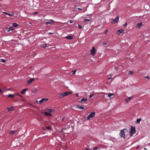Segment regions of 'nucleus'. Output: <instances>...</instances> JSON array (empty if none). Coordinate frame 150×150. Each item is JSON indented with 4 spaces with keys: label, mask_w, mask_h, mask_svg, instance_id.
Segmentation results:
<instances>
[{
    "label": "nucleus",
    "mask_w": 150,
    "mask_h": 150,
    "mask_svg": "<svg viewBox=\"0 0 150 150\" xmlns=\"http://www.w3.org/2000/svg\"><path fill=\"white\" fill-rule=\"evenodd\" d=\"M131 129H130L129 133L131 137L133 136V135L136 133L135 128L134 127L131 126Z\"/></svg>",
    "instance_id": "obj_1"
},
{
    "label": "nucleus",
    "mask_w": 150,
    "mask_h": 150,
    "mask_svg": "<svg viewBox=\"0 0 150 150\" xmlns=\"http://www.w3.org/2000/svg\"><path fill=\"white\" fill-rule=\"evenodd\" d=\"M127 131V130L125 128L121 130L120 132V136L124 138L125 136V133Z\"/></svg>",
    "instance_id": "obj_2"
},
{
    "label": "nucleus",
    "mask_w": 150,
    "mask_h": 150,
    "mask_svg": "<svg viewBox=\"0 0 150 150\" xmlns=\"http://www.w3.org/2000/svg\"><path fill=\"white\" fill-rule=\"evenodd\" d=\"M95 112H93L91 113L87 117V120H89L91 118H92L95 116Z\"/></svg>",
    "instance_id": "obj_3"
},
{
    "label": "nucleus",
    "mask_w": 150,
    "mask_h": 150,
    "mask_svg": "<svg viewBox=\"0 0 150 150\" xmlns=\"http://www.w3.org/2000/svg\"><path fill=\"white\" fill-rule=\"evenodd\" d=\"M48 100V98H42L39 101V103L40 104L43 103L44 102L47 101Z\"/></svg>",
    "instance_id": "obj_4"
},
{
    "label": "nucleus",
    "mask_w": 150,
    "mask_h": 150,
    "mask_svg": "<svg viewBox=\"0 0 150 150\" xmlns=\"http://www.w3.org/2000/svg\"><path fill=\"white\" fill-rule=\"evenodd\" d=\"M119 19V17L118 16H117L114 19V20H113V21L111 22V23H117Z\"/></svg>",
    "instance_id": "obj_5"
},
{
    "label": "nucleus",
    "mask_w": 150,
    "mask_h": 150,
    "mask_svg": "<svg viewBox=\"0 0 150 150\" xmlns=\"http://www.w3.org/2000/svg\"><path fill=\"white\" fill-rule=\"evenodd\" d=\"M96 50L95 48L93 47L92 50H91V54L93 55H94L95 53Z\"/></svg>",
    "instance_id": "obj_6"
},
{
    "label": "nucleus",
    "mask_w": 150,
    "mask_h": 150,
    "mask_svg": "<svg viewBox=\"0 0 150 150\" xmlns=\"http://www.w3.org/2000/svg\"><path fill=\"white\" fill-rule=\"evenodd\" d=\"M143 24L142 22L139 23H138L136 26V27L137 28H141V26H142Z\"/></svg>",
    "instance_id": "obj_7"
},
{
    "label": "nucleus",
    "mask_w": 150,
    "mask_h": 150,
    "mask_svg": "<svg viewBox=\"0 0 150 150\" xmlns=\"http://www.w3.org/2000/svg\"><path fill=\"white\" fill-rule=\"evenodd\" d=\"M63 94L64 95V96H67L69 95L72 93V91H69L68 92H65L63 93Z\"/></svg>",
    "instance_id": "obj_8"
},
{
    "label": "nucleus",
    "mask_w": 150,
    "mask_h": 150,
    "mask_svg": "<svg viewBox=\"0 0 150 150\" xmlns=\"http://www.w3.org/2000/svg\"><path fill=\"white\" fill-rule=\"evenodd\" d=\"M75 108L79 109V110H81V109L84 110L85 109V108L84 107L81 106H79L78 105H76V106L75 107Z\"/></svg>",
    "instance_id": "obj_9"
},
{
    "label": "nucleus",
    "mask_w": 150,
    "mask_h": 150,
    "mask_svg": "<svg viewBox=\"0 0 150 150\" xmlns=\"http://www.w3.org/2000/svg\"><path fill=\"white\" fill-rule=\"evenodd\" d=\"M34 80V78H31L28 81L27 83H28L30 84L32 83Z\"/></svg>",
    "instance_id": "obj_10"
},
{
    "label": "nucleus",
    "mask_w": 150,
    "mask_h": 150,
    "mask_svg": "<svg viewBox=\"0 0 150 150\" xmlns=\"http://www.w3.org/2000/svg\"><path fill=\"white\" fill-rule=\"evenodd\" d=\"M133 97L132 96H131L130 97H128L127 99H125V101L127 103H128V101L129 100L131 99H132L133 98Z\"/></svg>",
    "instance_id": "obj_11"
},
{
    "label": "nucleus",
    "mask_w": 150,
    "mask_h": 150,
    "mask_svg": "<svg viewBox=\"0 0 150 150\" xmlns=\"http://www.w3.org/2000/svg\"><path fill=\"white\" fill-rule=\"evenodd\" d=\"M124 31V30L123 29H121L119 30H118L117 32V33L118 34H120L121 33H122Z\"/></svg>",
    "instance_id": "obj_12"
},
{
    "label": "nucleus",
    "mask_w": 150,
    "mask_h": 150,
    "mask_svg": "<svg viewBox=\"0 0 150 150\" xmlns=\"http://www.w3.org/2000/svg\"><path fill=\"white\" fill-rule=\"evenodd\" d=\"M87 101V99L86 98H82L80 101V102L82 103L83 102H86Z\"/></svg>",
    "instance_id": "obj_13"
},
{
    "label": "nucleus",
    "mask_w": 150,
    "mask_h": 150,
    "mask_svg": "<svg viewBox=\"0 0 150 150\" xmlns=\"http://www.w3.org/2000/svg\"><path fill=\"white\" fill-rule=\"evenodd\" d=\"M15 96V94H8V97L11 98H13Z\"/></svg>",
    "instance_id": "obj_14"
},
{
    "label": "nucleus",
    "mask_w": 150,
    "mask_h": 150,
    "mask_svg": "<svg viewBox=\"0 0 150 150\" xmlns=\"http://www.w3.org/2000/svg\"><path fill=\"white\" fill-rule=\"evenodd\" d=\"M65 38L67 39L71 40L73 39V37L72 36L69 35L67 37H65Z\"/></svg>",
    "instance_id": "obj_15"
},
{
    "label": "nucleus",
    "mask_w": 150,
    "mask_h": 150,
    "mask_svg": "<svg viewBox=\"0 0 150 150\" xmlns=\"http://www.w3.org/2000/svg\"><path fill=\"white\" fill-rule=\"evenodd\" d=\"M28 89V88H24L21 91V93L22 94H23Z\"/></svg>",
    "instance_id": "obj_16"
},
{
    "label": "nucleus",
    "mask_w": 150,
    "mask_h": 150,
    "mask_svg": "<svg viewBox=\"0 0 150 150\" xmlns=\"http://www.w3.org/2000/svg\"><path fill=\"white\" fill-rule=\"evenodd\" d=\"M14 109L13 106H11L9 108H7V110L8 111H11Z\"/></svg>",
    "instance_id": "obj_17"
},
{
    "label": "nucleus",
    "mask_w": 150,
    "mask_h": 150,
    "mask_svg": "<svg viewBox=\"0 0 150 150\" xmlns=\"http://www.w3.org/2000/svg\"><path fill=\"white\" fill-rule=\"evenodd\" d=\"M114 95L115 94L114 93H110L109 94H108V96L109 98H111V96H114Z\"/></svg>",
    "instance_id": "obj_18"
},
{
    "label": "nucleus",
    "mask_w": 150,
    "mask_h": 150,
    "mask_svg": "<svg viewBox=\"0 0 150 150\" xmlns=\"http://www.w3.org/2000/svg\"><path fill=\"white\" fill-rule=\"evenodd\" d=\"M44 114L46 115L47 116H51L52 115V114L50 113L49 112H44Z\"/></svg>",
    "instance_id": "obj_19"
},
{
    "label": "nucleus",
    "mask_w": 150,
    "mask_h": 150,
    "mask_svg": "<svg viewBox=\"0 0 150 150\" xmlns=\"http://www.w3.org/2000/svg\"><path fill=\"white\" fill-rule=\"evenodd\" d=\"M12 26L14 27H16L18 26V25L16 23H14L13 24Z\"/></svg>",
    "instance_id": "obj_20"
},
{
    "label": "nucleus",
    "mask_w": 150,
    "mask_h": 150,
    "mask_svg": "<svg viewBox=\"0 0 150 150\" xmlns=\"http://www.w3.org/2000/svg\"><path fill=\"white\" fill-rule=\"evenodd\" d=\"M64 97V95L63 94V93H62L59 96V98H62Z\"/></svg>",
    "instance_id": "obj_21"
},
{
    "label": "nucleus",
    "mask_w": 150,
    "mask_h": 150,
    "mask_svg": "<svg viewBox=\"0 0 150 150\" xmlns=\"http://www.w3.org/2000/svg\"><path fill=\"white\" fill-rule=\"evenodd\" d=\"M141 120V118L137 119V120L136 123L137 124L139 123L140 121Z\"/></svg>",
    "instance_id": "obj_22"
},
{
    "label": "nucleus",
    "mask_w": 150,
    "mask_h": 150,
    "mask_svg": "<svg viewBox=\"0 0 150 150\" xmlns=\"http://www.w3.org/2000/svg\"><path fill=\"white\" fill-rule=\"evenodd\" d=\"M54 110L51 108L47 109V111H49L50 112H53L54 111Z\"/></svg>",
    "instance_id": "obj_23"
},
{
    "label": "nucleus",
    "mask_w": 150,
    "mask_h": 150,
    "mask_svg": "<svg viewBox=\"0 0 150 150\" xmlns=\"http://www.w3.org/2000/svg\"><path fill=\"white\" fill-rule=\"evenodd\" d=\"M45 128H46V129H45V128H43V129H48V130H50V129H51V127L50 126L46 127H45Z\"/></svg>",
    "instance_id": "obj_24"
},
{
    "label": "nucleus",
    "mask_w": 150,
    "mask_h": 150,
    "mask_svg": "<svg viewBox=\"0 0 150 150\" xmlns=\"http://www.w3.org/2000/svg\"><path fill=\"white\" fill-rule=\"evenodd\" d=\"M15 132V131H12L10 132L9 134H10L12 135L14 134Z\"/></svg>",
    "instance_id": "obj_25"
},
{
    "label": "nucleus",
    "mask_w": 150,
    "mask_h": 150,
    "mask_svg": "<svg viewBox=\"0 0 150 150\" xmlns=\"http://www.w3.org/2000/svg\"><path fill=\"white\" fill-rule=\"evenodd\" d=\"M0 61L3 63H5L6 62V60L5 59H0Z\"/></svg>",
    "instance_id": "obj_26"
},
{
    "label": "nucleus",
    "mask_w": 150,
    "mask_h": 150,
    "mask_svg": "<svg viewBox=\"0 0 150 150\" xmlns=\"http://www.w3.org/2000/svg\"><path fill=\"white\" fill-rule=\"evenodd\" d=\"M47 44H43L42 45H41V47L43 48H45L47 46Z\"/></svg>",
    "instance_id": "obj_27"
},
{
    "label": "nucleus",
    "mask_w": 150,
    "mask_h": 150,
    "mask_svg": "<svg viewBox=\"0 0 150 150\" xmlns=\"http://www.w3.org/2000/svg\"><path fill=\"white\" fill-rule=\"evenodd\" d=\"M5 31L6 32H9L10 31V30L8 28H6Z\"/></svg>",
    "instance_id": "obj_28"
},
{
    "label": "nucleus",
    "mask_w": 150,
    "mask_h": 150,
    "mask_svg": "<svg viewBox=\"0 0 150 150\" xmlns=\"http://www.w3.org/2000/svg\"><path fill=\"white\" fill-rule=\"evenodd\" d=\"M133 73V71H129L128 74L129 75H132Z\"/></svg>",
    "instance_id": "obj_29"
},
{
    "label": "nucleus",
    "mask_w": 150,
    "mask_h": 150,
    "mask_svg": "<svg viewBox=\"0 0 150 150\" xmlns=\"http://www.w3.org/2000/svg\"><path fill=\"white\" fill-rule=\"evenodd\" d=\"M37 91H38L37 89L33 90H32L31 92H32V93H34Z\"/></svg>",
    "instance_id": "obj_30"
},
{
    "label": "nucleus",
    "mask_w": 150,
    "mask_h": 150,
    "mask_svg": "<svg viewBox=\"0 0 150 150\" xmlns=\"http://www.w3.org/2000/svg\"><path fill=\"white\" fill-rule=\"evenodd\" d=\"M9 28L10 30H12V31H13V28L12 27H10V28Z\"/></svg>",
    "instance_id": "obj_31"
},
{
    "label": "nucleus",
    "mask_w": 150,
    "mask_h": 150,
    "mask_svg": "<svg viewBox=\"0 0 150 150\" xmlns=\"http://www.w3.org/2000/svg\"><path fill=\"white\" fill-rule=\"evenodd\" d=\"M76 70H74V71H71V73L72 74H75L76 72Z\"/></svg>",
    "instance_id": "obj_32"
},
{
    "label": "nucleus",
    "mask_w": 150,
    "mask_h": 150,
    "mask_svg": "<svg viewBox=\"0 0 150 150\" xmlns=\"http://www.w3.org/2000/svg\"><path fill=\"white\" fill-rule=\"evenodd\" d=\"M46 23L47 25H48V24H51V22L49 21L46 22Z\"/></svg>",
    "instance_id": "obj_33"
},
{
    "label": "nucleus",
    "mask_w": 150,
    "mask_h": 150,
    "mask_svg": "<svg viewBox=\"0 0 150 150\" xmlns=\"http://www.w3.org/2000/svg\"><path fill=\"white\" fill-rule=\"evenodd\" d=\"M85 21L86 22H88L90 21V20L88 19H85Z\"/></svg>",
    "instance_id": "obj_34"
},
{
    "label": "nucleus",
    "mask_w": 150,
    "mask_h": 150,
    "mask_svg": "<svg viewBox=\"0 0 150 150\" xmlns=\"http://www.w3.org/2000/svg\"><path fill=\"white\" fill-rule=\"evenodd\" d=\"M15 95H17L18 96H20V97H22V96L21 94H20L15 93Z\"/></svg>",
    "instance_id": "obj_35"
},
{
    "label": "nucleus",
    "mask_w": 150,
    "mask_h": 150,
    "mask_svg": "<svg viewBox=\"0 0 150 150\" xmlns=\"http://www.w3.org/2000/svg\"><path fill=\"white\" fill-rule=\"evenodd\" d=\"M98 148V147L96 146L93 148V150H96Z\"/></svg>",
    "instance_id": "obj_36"
},
{
    "label": "nucleus",
    "mask_w": 150,
    "mask_h": 150,
    "mask_svg": "<svg viewBox=\"0 0 150 150\" xmlns=\"http://www.w3.org/2000/svg\"><path fill=\"white\" fill-rule=\"evenodd\" d=\"M65 119V116H64L62 119L61 120L62 121H63Z\"/></svg>",
    "instance_id": "obj_37"
},
{
    "label": "nucleus",
    "mask_w": 150,
    "mask_h": 150,
    "mask_svg": "<svg viewBox=\"0 0 150 150\" xmlns=\"http://www.w3.org/2000/svg\"><path fill=\"white\" fill-rule=\"evenodd\" d=\"M78 27L80 28H82V26L81 25H78Z\"/></svg>",
    "instance_id": "obj_38"
},
{
    "label": "nucleus",
    "mask_w": 150,
    "mask_h": 150,
    "mask_svg": "<svg viewBox=\"0 0 150 150\" xmlns=\"http://www.w3.org/2000/svg\"><path fill=\"white\" fill-rule=\"evenodd\" d=\"M145 78H147L148 79H150V77L148 76H146L145 77Z\"/></svg>",
    "instance_id": "obj_39"
},
{
    "label": "nucleus",
    "mask_w": 150,
    "mask_h": 150,
    "mask_svg": "<svg viewBox=\"0 0 150 150\" xmlns=\"http://www.w3.org/2000/svg\"><path fill=\"white\" fill-rule=\"evenodd\" d=\"M108 30H106L104 32V34H106L108 32Z\"/></svg>",
    "instance_id": "obj_40"
},
{
    "label": "nucleus",
    "mask_w": 150,
    "mask_h": 150,
    "mask_svg": "<svg viewBox=\"0 0 150 150\" xmlns=\"http://www.w3.org/2000/svg\"><path fill=\"white\" fill-rule=\"evenodd\" d=\"M94 96V94H91L89 96V98H91Z\"/></svg>",
    "instance_id": "obj_41"
},
{
    "label": "nucleus",
    "mask_w": 150,
    "mask_h": 150,
    "mask_svg": "<svg viewBox=\"0 0 150 150\" xmlns=\"http://www.w3.org/2000/svg\"><path fill=\"white\" fill-rule=\"evenodd\" d=\"M8 15H9V16H13V14H11L10 13H8V14H7Z\"/></svg>",
    "instance_id": "obj_42"
},
{
    "label": "nucleus",
    "mask_w": 150,
    "mask_h": 150,
    "mask_svg": "<svg viewBox=\"0 0 150 150\" xmlns=\"http://www.w3.org/2000/svg\"><path fill=\"white\" fill-rule=\"evenodd\" d=\"M3 13H4L5 14H6V15H7L8 14V13H7V12H2Z\"/></svg>",
    "instance_id": "obj_43"
},
{
    "label": "nucleus",
    "mask_w": 150,
    "mask_h": 150,
    "mask_svg": "<svg viewBox=\"0 0 150 150\" xmlns=\"http://www.w3.org/2000/svg\"><path fill=\"white\" fill-rule=\"evenodd\" d=\"M38 13L37 12H34L33 13V14L35 15L37 14Z\"/></svg>",
    "instance_id": "obj_44"
},
{
    "label": "nucleus",
    "mask_w": 150,
    "mask_h": 150,
    "mask_svg": "<svg viewBox=\"0 0 150 150\" xmlns=\"http://www.w3.org/2000/svg\"><path fill=\"white\" fill-rule=\"evenodd\" d=\"M127 25V23H126L123 26L124 27H125Z\"/></svg>",
    "instance_id": "obj_45"
},
{
    "label": "nucleus",
    "mask_w": 150,
    "mask_h": 150,
    "mask_svg": "<svg viewBox=\"0 0 150 150\" xmlns=\"http://www.w3.org/2000/svg\"><path fill=\"white\" fill-rule=\"evenodd\" d=\"M73 22V21H72V20H70L69 21V23H72Z\"/></svg>",
    "instance_id": "obj_46"
},
{
    "label": "nucleus",
    "mask_w": 150,
    "mask_h": 150,
    "mask_svg": "<svg viewBox=\"0 0 150 150\" xmlns=\"http://www.w3.org/2000/svg\"><path fill=\"white\" fill-rule=\"evenodd\" d=\"M4 92L0 88V93H3Z\"/></svg>",
    "instance_id": "obj_47"
},
{
    "label": "nucleus",
    "mask_w": 150,
    "mask_h": 150,
    "mask_svg": "<svg viewBox=\"0 0 150 150\" xmlns=\"http://www.w3.org/2000/svg\"><path fill=\"white\" fill-rule=\"evenodd\" d=\"M103 44L104 45H107V43L106 42H104L103 43Z\"/></svg>",
    "instance_id": "obj_48"
},
{
    "label": "nucleus",
    "mask_w": 150,
    "mask_h": 150,
    "mask_svg": "<svg viewBox=\"0 0 150 150\" xmlns=\"http://www.w3.org/2000/svg\"><path fill=\"white\" fill-rule=\"evenodd\" d=\"M77 9L79 10H82V9L81 8H77Z\"/></svg>",
    "instance_id": "obj_49"
},
{
    "label": "nucleus",
    "mask_w": 150,
    "mask_h": 150,
    "mask_svg": "<svg viewBox=\"0 0 150 150\" xmlns=\"http://www.w3.org/2000/svg\"><path fill=\"white\" fill-rule=\"evenodd\" d=\"M53 33H49V35H51V34H53Z\"/></svg>",
    "instance_id": "obj_50"
},
{
    "label": "nucleus",
    "mask_w": 150,
    "mask_h": 150,
    "mask_svg": "<svg viewBox=\"0 0 150 150\" xmlns=\"http://www.w3.org/2000/svg\"><path fill=\"white\" fill-rule=\"evenodd\" d=\"M117 67H115V69H117ZM115 69L114 70V71H115Z\"/></svg>",
    "instance_id": "obj_51"
},
{
    "label": "nucleus",
    "mask_w": 150,
    "mask_h": 150,
    "mask_svg": "<svg viewBox=\"0 0 150 150\" xmlns=\"http://www.w3.org/2000/svg\"><path fill=\"white\" fill-rule=\"evenodd\" d=\"M112 78L111 77H109L108 78V79H112Z\"/></svg>",
    "instance_id": "obj_52"
},
{
    "label": "nucleus",
    "mask_w": 150,
    "mask_h": 150,
    "mask_svg": "<svg viewBox=\"0 0 150 150\" xmlns=\"http://www.w3.org/2000/svg\"><path fill=\"white\" fill-rule=\"evenodd\" d=\"M84 150H89L87 148L85 149Z\"/></svg>",
    "instance_id": "obj_53"
},
{
    "label": "nucleus",
    "mask_w": 150,
    "mask_h": 150,
    "mask_svg": "<svg viewBox=\"0 0 150 150\" xmlns=\"http://www.w3.org/2000/svg\"><path fill=\"white\" fill-rule=\"evenodd\" d=\"M139 146H137V147H136V149H138V148H139Z\"/></svg>",
    "instance_id": "obj_54"
},
{
    "label": "nucleus",
    "mask_w": 150,
    "mask_h": 150,
    "mask_svg": "<svg viewBox=\"0 0 150 150\" xmlns=\"http://www.w3.org/2000/svg\"><path fill=\"white\" fill-rule=\"evenodd\" d=\"M76 96H79V95H78V94H77L76 95Z\"/></svg>",
    "instance_id": "obj_55"
},
{
    "label": "nucleus",
    "mask_w": 150,
    "mask_h": 150,
    "mask_svg": "<svg viewBox=\"0 0 150 150\" xmlns=\"http://www.w3.org/2000/svg\"><path fill=\"white\" fill-rule=\"evenodd\" d=\"M144 149L146 150H147V149H146V148H144Z\"/></svg>",
    "instance_id": "obj_56"
},
{
    "label": "nucleus",
    "mask_w": 150,
    "mask_h": 150,
    "mask_svg": "<svg viewBox=\"0 0 150 150\" xmlns=\"http://www.w3.org/2000/svg\"><path fill=\"white\" fill-rule=\"evenodd\" d=\"M110 77H112V75L111 74L110 75Z\"/></svg>",
    "instance_id": "obj_57"
},
{
    "label": "nucleus",
    "mask_w": 150,
    "mask_h": 150,
    "mask_svg": "<svg viewBox=\"0 0 150 150\" xmlns=\"http://www.w3.org/2000/svg\"><path fill=\"white\" fill-rule=\"evenodd\" d=\"M29 24H32V23L31 22H30Z\"/></svg>",
    "instance_id": "obj_58"
},
{
    "label": "nucleus",
    "mask_w": 150,
    "mask_h": 150,
    "mask_svg": "<svg viewBox=\"0 0 150 150\" xmlns=\"http://www.w3.org/2000/svg\"><path fill=\"white\" fill-rule=\"evenodd\" d=\"M117 71V70H115V71Z\"/></svg>",
    "instance_id": "obj_59"
},
{
    "label": "nucleus",
    "mask_w": 150,
    "mask_h": 150,
    "mask_svg": "<svg viewBox=\"0 0 150 150\" xmlns=\"http://www.w3.org/2000/svg\"><path fill=\"white\" fill-rule=\"evenodd\" d=\"M29 56L28 55V56H27V57H29Z\"/></svg>",
    "instance_id": "obj_60"
},
{
    "label": "nucleus",
    "mask_w": 150,
    "mask_h": 150,
    "mask_svg": "<svg viewBox=\"0 0 150 150\" xmlns=\"http://www.w3.org/2000/svg\"><path fill=\"white\" fill-rule=\"evenodd\" d=\"M87 10V9H86V11Z\"/></svg>",
    "instance_id": "obj_61"
},
{
    "label": "nucleus",
    "mask_w": 150,
    "mask_h": 150,
    "mask_svg": "<svg viewBox=\"0 0 150 150\" xmlns=\"http://www.w3.org/2000/svg\"><path fill=\"white\" fill-rule=\"evenodd\" d=\"M7 90H9V89H7Z\"/></svg>",
    "instance_id": "obj_62"
},
{
    "label": "nucleus",
    "mask_w": 150,
    "mask_h": 150,
    "mask_svg": "<svg viewBox=\"0 0 150 150\" xmlns=\"http://www.w3.org/2000/svg\"><path fill=\"white\" fill-rule=\"evenodd\" d=\"M0 7H1V5H0Z\"/></svg>",
    "instance_id": "obj_63"
},
{
    "label": "nucleus",
    "mask_w": 150,
    "mask_h": 150,
    "mask_svg": "<svg viewBox=\"0 0 150 150\" xmlns=\"http://www.w3.org/2000/svg\"><path fill=\"white\" fill-rule=\"evenodd\" d=\"M149 144L150 145V143Z\"/></svg>",
    "instance_id": "obj_64"
}]
</instances>
